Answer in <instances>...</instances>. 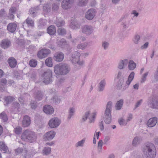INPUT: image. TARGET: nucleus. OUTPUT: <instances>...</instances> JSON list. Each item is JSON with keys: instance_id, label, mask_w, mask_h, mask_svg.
Here are the masks:
<instances>
[{"instance_id": "f257e3e1", "label": "nucleus", "mask_w": 158, "mask_h": 158, "mask_svg": "<svg viewBox=\"0 0 158 158\" xmlns=\"http://www.w3.org/2000/svg\"><path fill=\"white\" fill-rule=\"evenodd\" d=\"M21 139L25 141L30 143H33L35 142L37 138V135L34 131L27 129L22 133L21 136Z\"/></svg>"}, {"instance_id": "f03ea898", "label": "nucleus", "mask_w": 158, "mask_h": 158, "mask_svg": "<svg viewBox=\"0 0 158 158\" xmlns=\"http://www.w3.org/2000/svg\"><path fill=\"white\" fill-rule=\"evenodd\" d=\"M143 152L147 158H154L156 154V150L154 144L150 143H148L144 147Z\"/></svg>"}, {"instance_id": "7ed1b4c3", "label": "nucleus", "mask_w": 158, "mask_h": 158, "mask_svg": "<svg viewBox=\"0 0 158 158\" xmlns=\"http://www.w3.org/2000/svg\"><path fill=\"white\" fill-rule=\"evenodd\" d=\"M70 68L66 64H60L56 65L54 67V71L56 74L65 75L69 73Z\"/></svg>"}, {"instance_id": "20e7f679", "label": "nucleus", "mask_w": 158, "mask_h": 158, "mask_svg": "<svg viewBox=\"0 0 158 158\" xmlns=\"http://www.w3.org/2000/svg\"><path fill=\"white\" fill-rule=\"evenodd\" d=\"M112 102H109L107 104L106 108L103 116V120L107 124H110L111 121V111L112 110Z\"/></svg>"}, {"instance_id": "39448f33", "label": "nucleus", "mask_w": 158, "mask_h": 158, "mask_svg": "<svg viewBox=\"0 0 158 158\" xmlns=\"http://www.w3.org/2000/svg\"><path fill=\"white\" fill-rule=\"evenodd\" d=\"M52 72L51 70L48 69L43 74V82L46 84H48L52 82Z\"/></svg>"}, {"instance_id": "423d86ee", "label": "nucleus", "mask_w": 158, "mask_h": 158, "mask_svg": "<svg viewBox=\"0 0 158 158\" xmlns=\"http://www.w3.org/2000/svg\"><path fill=\"white\" fill-rule=\"evenodd\" d=\"M61 120L59 118L55 117L51 118L48 121V125L51 128L58 127L61 123Z\"/></svg>"}, {"instance_id": "0eeeda50", "label": "nucleus", "mask_w": 158, "mask_h": 158, "mask_svg": "<svg viewBox=\"0 0 158 158\" xmlns=\"http://www.w3.org/2000/svg\"><path fill=\"white\" fill-rule=\"evenodd\" d=\"M90 111H86L82 117V120L84 122L88 118L89 120V123H94L95 120V116L96 115V112L94 111L91 114H90Z\"/></svg>"}, {"instance_id": "6e6552de", "label": "nucleus", "mask_w": 158, "mask_h": 158, "mask_svg": "<svg viewBox=\"0 0 158 158\" xmlns=\"http://www.w3.org/2000/svg\"><path fill=\"white\" fill-rule=\"evenodd\" d=\"M56 134V132L54 131H49L44 135L43 136V139L45 141L52 140L54 138Z\"/></svg>"}, {"instance_id": "1a4fd4ad", "label": "nucleus", "mask_w": 158, "mask_h": 158, "mask_svg": "<svg viewBox=\"0 0 158 158\" xmlns=\"http://www.w3.org/2000/svg\"><path fill=\"white\" fill-rule=\"evenodd\" d=\"M74 3V0H63L61 5L62 8L64 10L70 9Z\"/></svg>"}, {"instance_id": "9d476101", "label": "nucleus", "mask_w": 158, "mask_h": 158, "mask_svg": "<svg viewBox=\"0 0 158 158\" xmlns=\"http://www.w3.org/2000/svg\"><path fill=\"white\" fill-rule=\"evenodd\" d=\"M81 31L83 33L89 35L93 32L94 29L93 27L90 25H85L82 27Z\"/></svg>"}, {"instance_id": "9b49d317", "label": "nucleus", "mask_w": 158, "mask_h": 158, "mask_svg": "<svg viewBox=\"0 0 158 158\" xmlns=\"http://www.w3.org/2000/svg\"><path fill=\"white\" fill-rule=\"evenodd\" d=\"M96 14L95 10L94 9H89L85 14V17L88 20H91L93 19Z\"/></svg>"}, {"instance_id": "f8f14e48", "label": "nucleus", "mask_w": 158, "mask_h": 158, "mask_svg": "<svg viewBox=\"0 0 158 158\" xmlns=\"http://www.w3.org/2000/svg\"><path fill=\"white\" fill-rule=\"evenodd\" d=\"M50 53V51L48 49H43L39 51L37 56L38 58L42 59L47 57Z\"/></svg>"}, {"instance_id": "ddd939ff", "label": "nucleus", "mask_w": 158, "mask_h": 158, "mask_svg": "<svg viewBox=\"0 0 158 158\" xmlns=\"http://www.w3.org/2000/svg\"><path fill=\"white\" fill-rule=\"evenodd\" d=\"M81 56L80 53L77 51L74 52L70 57V59L73 63L76 64L79 60Z\"/></svg>"}, {"instance_id": "4468645a", "label": "nucleus", "mask_w": 158, "mask_h": 158, "mask_svg": "<svg viewBox=\"0 0 158 158\" xmlns=\"http://www.w3.org/2000/svg\"><path fill=\"white\" fill-rule=\"evenodd\" d=\"M44 112L48 115H51L54 112V109L51 106L46 105H45L43 109Z\"/></svg>"}, {"instance_id": "2eb2a0df", "label": "nucleus", "mask_w": 158, "mask_h": 158, "mask_svg": "<svg viewBox=\"0 0 158 158\" xmlns=\"http://www.w3.org/2000/svg\"><path fill=\"white\" fill-rule=\"evenodd\" d=\"M157 120L158 119L156 117L151 118L147 121V125L149 127H153L156 124Z\"/></svg>"}, {"instance_id": "dca6fc26", "label": "nucleus", "mask_w": 158, "mask_h": 158, "mask_svg": "<svg viewBox=\"0 0 158 158\" xmlns=\"http://www.w3.org/2000/svg\"><path fill=\"white\" fill-rule=\"evenodd\" d=\"M31 124V119L30 117L27 115L24 116L23 120L22 121V126L23 127H28Z\"/></svg>"}, {"instance_id": "f3484780", "label": "nucleus", "mask_w": 158, "mask_h": 158, "mask_svg": "<svg viewBox=\"0 0 158 158\" xmlns=\"http://www.w3.org/2000/svg\"><path fill=\"white\" fill-rule=\"evenodd\" d=\"M64 58V54L61 52H58L56 53L54 56V60L58 62L62 61Z\"/></svg>"}, {"instance_id": "a211bd4d", "label": "nucleus", "mask_w": 158, "mask_h": 158, "mask_svg": "<svg viewBox=\"0 0 158 158\" xmlns=\"http://www.w3.org/2000/svg\"><path fill=\"white\" fill-rule=\"evenodd\" d=\"M17 24L14 23H10L7 25V30L10 32H14L16 30Z\"/></svg>"}, {"instance_id": "6ab92c4d", "label": "nucleus", "mask_w": 158, "mask_h": 158, "mask_svg": "<svg viewBox=\"0 0 158 158\" xmlns=\"http://www.w3.org/2000/svg\"><path fill=\"white\" fill-rule=\"evenodd\" d=\"M8 63L10 67L11 68H15L17 64L16 60L14 57L10 58L8 60Z\"/></svg>"}, {"instance_id": "aec40b11", "label": "nucleus", "mask_w": 158, "mask_h": 158, "mask_svg": "<svg viewBox=\"0 0 158 158\" xmlns=\"http://www.w3.org/2000/svg\"><path fill=\"white\" fill-rule=\"evenodd\" d=\"M10 42L7 39L2 40L1 44V47L4 49L8 48L10 46Z\"/></svg>"}, {"instance_id": "412c9836", "label": "nucleus", "mask_w": 158, "mask_h": 158, "mask_svg": "<svg viewBox=\"0 0 158 158\" xmlns=\"http://www.w3.org/2000/svg\"><path fill=\"white\" fill-rule=\"evenodd\" d=\"M106 85V82L105 79L101 81L98 84V89L99 92L102 91L104 89Z\"/></svg>"}, {"instance_id": "4be33fe9", "label": "nucleus", "mask_w": 158, "mask_h": 158, "mask_svg": "<svg viewBox=\"0 0 158 158\" xmlns=\"http://www.w3.org/2000/svg\"><path fill=\"white\" fill-rule=\"evenodd\" d=\"M0 150L2 151H3L4 153H10L8 147L3 142H0Z\"/></svg>"}, {"instance_id": "5701e85b", "label": "nucleus", "mask_w": 158, "mask_h": 158, "mask_svg": "<svg viewBox=\"0 0 158 158\" xmlns=\"http://www.w3.org/2000/svg\"><path fill=\"white\" fill-rule=\"evenodd\" d=\"M47 32L50 35H54L56 31L55 27L53 25L49 26L47 29Z\"/></svg>"}, {"instance_id": "b1692460", "label": "nucleus", "mask_w": 158, "mask_h": 158, "mask_svg": "<svg viewBox=\"0 0 158 158\" xmlns=\"http://www.w3.org/2000/svg\"><path fill=\"white\" fill-rule=\"evenodd\" d=\"M149 105L153 108H158V99H152Z\"/></svg>"}, {"instance_id": "393cba45", "label": "nucleus", "mask_w": 158, "mask_h": 158, "mask_svg": "<svg viewBox=\"0 0 158 158\" xmlns=\"http://www.w3.org/2000/svg\"><path fill=\"white\" fill-rule=\"evenodd\" d=\"M142 140V138L140 137H135L134 138L132 141L133 145L135 146H136L140 143Z\"/></svg>"}, {"instance_id": "a878e982", "label": "nucleus", "mask_w": 158, "mask_h": 158, "mask_svg": "<svg viewBox=\"0 0 158 158\" xmlns=\"http://www.w3.org/2000/svg\"><path fill=\"white\" fill-rule=\"evenodd\" d=\"M118 73L115 76L113 85V88L114 89L118 90Z\"/></svg>"}, {"instance_id": "bb28decb", "label": "nucleus", "mask_w": 158, "mask_h": 158, "mask_svg": "<svg viewBox=\"0 0 158 158\" xmlns=\"http://www.w3.org/2000/svg\"><path fill=\"white\" fill-rule=\"evenodd\" d=\"M128 60L127 59L121 60L119 63V69H122L125 67L127 64Z\"/></svg>"}, {"instance_id": "cd10ccee", "label": "nucleus", "mask_w": 158, "mask_h": 158, "mask_svg": "<svg viewBox=\"0 0 158 158\" xmlns=\"http://www.w3.org/2000/svg\"><path fill=\"white\" fill-rule=\"evenodd\" d=\"M75 112V108L73 107L70 108L69 110V114L67 117L68 120L70 119L71 117L73 116Z\"/></svg>"}, {"instance_id": "c85d7f7f", "label": "nucleus", "mask_w": 158, "mask_h": 158, "mask_svg": "<svg viewBox=\"0 0 158 158\" xmlns=\"http://www.w3.org/2000/svg\"><path fill=\"white\" fill-rule=\"evenodd\" d=\"M134 73L133 72H132L128 76V79L126 81V84L128 86L129 85L131 81L134 79Z\"/></svg>"}, {"instance_id": "c756f323", "label": "nucleus", "mask_w": 158, "mask_h": 158, "mask_svg": "<svg viewBox=\"0 0 158 158\" xmlns=\"http://www.w3.org/2000/svg\"><path fill=\"white\" fill-rule=\"evenodd\" d=\"M88 0H78L77 2V5L80 6H86Z\"/></svg>"}, {"instance_id": "7c9ffc66", "label": "nucleus", "mask_w": 158, "mask_h": 158, "mask_svg": "<svg viewBox=\"0 0 158 158\" xmlns=\"http://www.w3.org/2000/svg\"><path fill=\"white\" fill-rule=\"evenodd\" d=\"M88 44L87 42L78 44L77 46V48L79 49L83 50L87 46Z\"/></svg>"}, {"instance_id": "2f4dec72", "label": "nucleus", "mask_w": 158, "mask_h": 158, "mask_svg": "<svg viewBox=\"0 0 158 158\" xmlns=\"http://www.w3.org/2000/svg\"><path fill=\"white\" fill-rule=\"evenodd\" d=\"M47 21L45 19H40L39 22L38 27L39 28H42L46 24Z\"/></svg>"}, {"instance_id": "473e14b6", "label": "nucleus", "mask_w": 158, "mask_h": 158, "mask_svg": "<svg viewBox=\"0 0 158 158\" xmlns=\"http://www.w3.org/2000/svg\"><path fill=\"white\" fill-rule=\"evenodd\" d=\"M70 26L73 29H76L79 27L80 25L77 22L73 21L71 22Z\"/></svg>"}, {"instance_id": "72a5a7b5", "label": "nucleus", "mask_w": 158, "mask_h": 158, "mask_svg": "<svg viewBox=\"0 0 158 158\" xmlns=\"http://www.w3.org/2000/svg\"><path fill=\"white\" fill-rule=\"evenodd\" d=\"M45 64L49 67H51L52 66V59L51 57H49L47 58L45 62Z\"/></svg>"}, {"instance_id": "f704fd0d", "label": "nucleus", "mask_w": 158, "mask_h": 158, "mask_svg": "<svg viewBox=\"0 0 158 158\" xmlns=\"http://www.w3.org/2000/svg\"><path fill=\"white\" fill-rule=\"evenodd\" d=\"M55 24L58 27H60L64 25V22L60 19H58L56 20Z\"/></svg>"}, {"instance_id": "c9c22d12", "label": "nucleus", "mask_w": 158, "mask_h": 158, "mask_svg": "<svg viewBox=\"0 0 158 158\" xmlns=\"http://www.w3.org/2000/svg\"><path fill=\"white\" fill-rule=\"evenodd\" d=\"M51 148H44L42 150V153L44 155H49L51 152Z\"/></svg>"}, {"instance_id": "e433bc0d", "label": "nucleus", "mask_w": 158, "mask_h": 158, "mask_svg": "<svg viewBox=\"0 0 158 158\" xmlns=\"http://www.w3.org/2000/svg\"><path fill=\"white\" fill-rule=\"evenodd\" d=\"M26 23L27 24L28 27H33L34 26V22L31 19L28 18L26 20Z\"/></svg>"}, {"instance_id": "4c0bfd02", "label": "nucleus", "mask_w": 158, "mask_h": 158, "mask_svg": "<svg viewBox=\"0 0 158 158\" xmlns=\"http://www.w3.org/2000/svg\"><path fill=\"white\" fill-rule=\"evenodd\" d=\"M85 142V139H84L78 141L75 145L76 147H83Z\"/></svg>"}, {"instance_id": "58836bf2", "label": "nucleus", "mask_w": 158, "mask_h": 158, "mask_svg": "<svg viewBox=\"0 0 158 158\" xmlns=\"http://www.w3.org/2000/svg\"><path fill=\"white\" fill-rule=\"evenodd\" d=\"M0 118L2 119L3 122H6L8 120L7 116L4 112H2L0 114Z\"/></svg>"}, {"instance_id": "ea45409f", "label": "nucleus", "mask_w": 158, "mask_h": 158, "mask_svg": "<svg viewBox=\"0 0 158 158\" xmlns=\"http://www.w3.org/2000/svg\"><path fill=\"white\" fill-rule=\"evenodd\" d=\"M136 64L132 60H130L129 61L128 67L130 70H133L136 67Z\"/></svg>"}, {"instance_id": "a19ab883", "label": "nucleus", "mask_w": 158, "mask_h": 158, "mask_svg": "<svg viewBox=\"0 0 158 158\" xmlns=\"http://www.w3.org/2000/svg\"><path fill=\"white\" fill-rule=\"evenodd\" d=\"M37 63V61L36 60L32 59L29 62V64L32 67H35Z\"/></svg>"}, {"instance_id": "79ce46f5", "label": "nucleus", "mask_w": 158, "mask_h": 158, "mask_svg": "<svg viewBox=\"0 0 158 158\" xmlns=\"http://www.w3.org/2000/svg\"><path fill=\"white\" fill-rule=\"evenodd\" d=\"M58 34L60 35H63L66 33L65 30L63 28H59L57 30Z\"/></svg>"}, {"instance_id": "37998d69", "label": "nucleus", "mask_w": 158, "mask_h": 158, "mask_svg": "<svg viewBox=\"0 0 158 158\" xmlns=\"http://www.w3.org/2000/svg\"><path fill=\"white\" fill-rule=\"evenodd\" d=\"M14 131L16 134H19L22 132V128L19 126H18L14 128Z\"/></svg>"}, {"instance_id": "c03bdc74", "label": "nucleus", "mask_w": 158, "mask_h": 158, "mask_svg": "<svg viewBox=\"0 0 158 158\" xmlns=\"http://www.w3.org/2000/svg\"><path fill=\"white\" fill-rule=\"evenodd\" d=\"M127 124V121L123 118H121L119 120V124L121 126H126Z\"/></svg>"}, {"instance_id": "a18cd8bd", "label": "nucleus", "mask_w": 158, "mask_h": 158, "mask_svg": "<svg viewBox=\"0 0 158 158\" xmlns=\"http://www.w3.org/2000/svg\"><path fill=\"white\" fill-rule=\"evenodd\" d=\"M103 143L102 140H99L98 143V151L99 152H101L102 150V146L103 145Z\"/></svg>"}, {"instance_id": "49530a36", "label": "nucleus", "mask_w": 158, "mask_h": 158, "mask_svg": "<svg viewBox=\"0 0 158 158\" xmlns=\"http://www.w3.org/2000/svg\"><path fill=\"white\" fill-rule=\"evenodd\" d=\"M109 45V43L106 41H104L102 43V46L105 50H106L108 48Z\"/></svg>"}, {"instance_id": "de8ad7c7", "label": "nucleus", "mask_w": 158, "mask_h": 158, "mask_svg": "<svg viewBox=\"0 0 158 158\" xmlns=\"http://www.w3.org/2000/svg\"><path fill=\"white\" fill-rule=\"evenodd\" d=\"M35 98H42L43 95L41 92L39 91H37L35 94Z\"/></svg>"}, {"instance_id": "09e8293b", "label": "nucleus", "mask_w": 158, "mask_h": 158, "mask_svg": "<svg viewBox=\"0 0 158 158\" xmlns=\"http://www.w3.org/2000/svg\"><path fill=\"white\" fill-rule=\"evenodd\" d=\"M43 9L45 11L48 12L50 10L51 7L48 4H46L43 6Z\"/></svg>"}, {"instance_id": "8fccbe9b", "label": "nucleus", "mask_w": 158, "mask_h": 158, "mask_svg": "<svg viewBox=\"0 0 158 158\" xmlns=\"http://www.w3.org/2000/svg\"><path fill=\"white\" fill-rule=\"evenodd\" d=\"M46 46L48 47L49 48L52 49L53 50H54L55 49V48L54 46L52 44L51 42H48L46 44Z\"/></svg>"}, {"instance_id": "3c124183", "label": "nucleus", "mask_w": 158, "mask_h": 158, "mask_svg": "<svg viewBox=\"0 0 158 158\" xmlns=\"http://www.w3.org/2000/svg\"><path fill=\"white\" fill-rule=\"evenodd\" d=\"M59 8V5L57 4H54L52 5V9L54 11H57Z\"/></svg>"}, {"instance_id": "603ef678", "label": "nucleus", "mask_w": 158, "mask_h": 158, "mask_svg": "<svg viewBox=\"0 0 158 158\" xmlns=\"http://www.w3.org/2000/svg\"><path fill=\"white\" fill-rule=\"evenodd\" d=\"M31 106L32 109L36 108L37 106L36 102L35 101H32L31 103Z\"/></svg>"}, {"instance_id": "864d4df0", "label": "nucleus", "mask_w": 158, "mask_h": 158, "mask_svg": "<svg viewBox=\"0 0 158 158\" xmlns=\"http://www.w3.org/2000/svg\"><path fill=\"white\" fill-rule=\"evenodd\" d=\"M7 80L5 78H3L0 80V83L2 85H4L7 83Z\"/></svg>"}, {"instance_id": "5fc2aeb1", "label": "nucleus", "mask_w": 158, "mask_h": 158, "mask_svg": "<svg viewBox=\"0 0 158 158\" xmlns=\"http://www.w3.org/2000/svg\"><path fill=\"white\" fill-rule=\"evenodd\" d=\"M36 8H31L29 10V13L30 14L33 15V17H34V14H35V12L36 11Z\"/></svg>"}, {"instance_id": "6e6d98bb", "label": "nucleus", "mask_w": 158, "mask_h": 158, "mask_svg": "<svg viewBox=\"0 0 158 158\" xmlns=\"http://www.w3.org/2000/svg\"><path fill=\"white\" fill-rule=\"evenodd\" d=\"M14 106H15V110L17 111H19V104L17 102H15L14 104Z\"/></svg>"}, {"instance_id": "4d7b16f0", "label": "nucleus", "mask_w": 158, "mask_h": 158, "mask_svg": "<svg viewBox=\"0 0 158 158\" xmlns=\"http://www.w3.org/2000/svg\"><path fill=\"white\" fill-rule=\"evenodd\" d=\"M16 11V8L15 7H11L9 10V13L14 14Z\"/></svg>"}, {"instance_id": "13d9d810", "label": "nucleus", "mask_w": 158, "mask_h": 158, "mask_svg": "<svg viewBox=\"0 0 158 158\" xmlns=\"http://www.w3.org/2000/svg\"><path fill=\"white\" fill-rule=\"evenodd\" d=\"M23 151V150L22 148H18L15 150V154L17 155L22 152Z\"/></svg>"}, {"instance_id": "bf43d9fd", "label": "nucleus", "mask_w": 158, "mask_h": 158, "mask_svg": "<svg viewBox=\"0 0 158 158\" xmlns=\"http://www.w3.org/2000/svg\"><path fill=\"white\" fill-rule=\"evenodd\" d=\"M133 118V115L131 114H129L127 117V120H126L127 122L131 121Z\"/></svg>"}, {"instance_id": "052dcab7", "label": "nucleus", "mask_w": 158, "mask_h": 158, "mask_svg": "<svg viewBox=\"0 0 158 158\" xmlns=\"http://www.w3.org/2000/svg\"><path fill=\"white\" fill-rule=\"evenodd\" d=\"M140 39L139 35H136L135 37L134 41L135 43H137Z\"/></svg>"}, {"instance_id": "680f3d73", "label": "nucleus", "mask_w": 158, "mask_h": 158, "mask_svg": "<svg viewBox=\"0 0 158 158\" xmlns=\"http://www.w3.org/2000/svg\"><path fill=\"white\" fill-rule=\"evenodd\" d=\"M7 18L10 19H13L14 18V14L9 13L7 16Z\"/></svg>"}, {"instance_id": "e2e57ef3", "label": "nucleus", "mask_w": 158, "mask_h": 158, "mask_svg": "<svg viewBox=\"0 0 158 158\" xmlns=\"http://www.w3.org/2000/svg\"><path fill=\"white\" fill-rule=\"evenodd\" d=\"M23 155H24V158H29L28 156L27 155V151L24 150L23 152Z\"/></svg>"}, {"instance_id": "0e129e2a", "label": "nucleus", "mask_w": 158, "mask_h": 158, "mask_svg": "<svg viewBox=\"0 0 158 158\" xmlns=\"http://www.w3.org/2000/svg\"><path fill=\"white\" fill-rule=\"evenodd\" d=\"M101 131H102L104 129V127L103 126V121H102L99 125Z\"/></svg>"}, {"instance_id": "69168bd1", "label": "nucleus", "mask_w": 158, "mask_h": 158, "mask_svg": "<svg viewBox=\"0 0 158 158\" xmlns=\"http://www.w3.org/2000/svg\"><path fill=\"white\" fill-rule=\"evenodd\" d=\"M13 99H5L4 101V104L5 105H7L9 103L11 102V100Z\"/></svg>"}, {"instance_id": "338daca9", "label": "nucleus", "mask_w": 158, "mask_h": 158, "mask_svg": "<svg viewBox=\"0 0 158 158\" xmlns=\"http://www.w3.org/2000/svg\"><path fill=\"white\" fill-rule=\"evenodd\" d=\"M142 102V100H140L135 105V109L137 107H139V106L140 105L141 103Z\"/></svg>"}, {"instance_id": "774afa93", "label": "nucleus", "mask_w": 158, "mask_h": 158, "mask_svg": "<svg viewBox=\"0 0 158 158\" xmlns=\"http://www.w3.org/2000/svg\"><path fill=\"white\" fill-rule=\"evenodd\" d=\"M77 63L78 65L80 66L83 65L84 64V61L83 60L80 61L79 60H78L77 61L76 63Z\"/></svg>"}]
</instances>
